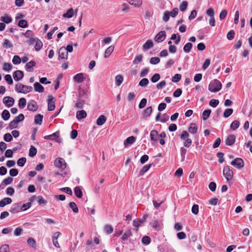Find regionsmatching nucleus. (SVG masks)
Segmentation results:
<instances>
[{
    "label": "nucleus",
    "instance_id": "1",
    "mask_svg": "<svg viewBox=\"0 0 252 252\" xmlns=\"http://www.w3.org/2000/svg\"><path fill=\"white\" fill-rule=\"evenodd\" d=\"M221 87V82L217 79H214L210 82L208 86V90L211 92L216 93L220 91Z\"/></svg>",
    "mask_w": 252,
    "mask_h": 252
},
{
    "label": "nucleus",
    "instance_id": "2",
    "mask_svg": "<svg viewBox=\"0 0 252 252\" xmlns=\"http://www.w3.org/2000/svg\"><path fill=\"white\" fill-rule=\"evenodd\" d=\"M15 90L19 93L27 94L32 90V87L19 83L15 86Z\"/></svg>",
    "mask_w": 252,
    "mask_h": 252
},
{
    "label": "nucleus",
    "instance_id": "3",
    "mask_svg": "<svg viewBox=\"0 0 252 252\" xmlns=\"http://www.w3.org/2000/svg\"><path fill=\"white\" fill-rule=\"evenodd\" d=\"M223 174L227 181L231 180L233 177V172L228 165L224 167Z\"/></svg>",
    "mask_w": 252,
    "mask_h": 252
},
{
    "label": "nucleus",
    "instance_id": "4",
    "mask_svg": "<svg viewBox=\"0 0 252 252\" xmlns=\"http://www.w3.org/2000/svg\"><path fill=\"white\" fill-rule=\"evenodd\" d=\"M231 164L238 169H241L244 166V162L241 158H237L231 162Z\"/></svg>",
    "mask_w": 252,
    "mask_h": 252
},
{
    "label": "nucleus",
    "instance_id": "5",
    "mask_svg": "<svg viewBox=\"0 0 252 252\" xmlns=\"http://www.w3.org/2000/svg\"><path fill=\"white\" fill-rule=\"evenodd\" d=\"M166 37V32L164 31L159 32L155 37L154 40L158 43L162 42Z\"/></svg>",
    "mask_w": 252,
    "mask_h": 252
},
{
    "label": "nucleus",
    "instance_id": "6",
    "mask_svg": "<svg viewBox=\"0 0 252 252\" xmlns=\"http://www.w3.org/2000/svg\"><path fill=\"white\" fill-rule=\"evenodd\" d=\"M55 165L60 168L64 169L66 168V164L63 158H59L56 159L54 162Z\"/></svg>",
    "mask_w": 252,
    "mask_h": 252
},
{
    "label": "nucleus",
    "instance_id": "7",
    "mask_svg": "<svg viewBox=\"0 0 252 252\" xmlns=\"http://www.w3.org/2000/svg\"><path fill=\"white\" fill-rule=\"evenodd\" d=\"M55 99L52 95H49L48 98V111H53L55 108Z\"/></svg>",
    "mask_w": 252,
    "mask_h": 252
},
{
    "label": "nucleus",
    "instance_id": "8",
    "mask_svg": "<svg viewBox=\"0 0 252 252\" xmlns=\"http://www.w3.org/2000/svg\"><path fill=\"white\" fill-rule=\"evenodd\" d=\"M27 108L31 111H36L38 109L37 103L34 100H30L28 103Z\"/></svg>",
    "mask_w": 252,
    "mask_h": 252
},
{
    "label": "nucleus",
    "instance_id": "9",
    "mask_svg": "<svg viewBox=\"0 0 252 252\" xmlns=\"http://www.w3.org/2000/svg\"><path fill=\"white\" fill-rule=\"evenodd\" d=\"M44 138L45 139H51V140H55L56 141L58 142H61V138L59 137V132L56 131V132L49 135H46L44 136Z\"/></svg>",
    "mask_w": 252,
    "mask_h": 252
},
{
    "label": "nucleus",
    "instance_id": "10",
    "mask_svg": "<svg viewBox=\"0 0 252 252\" xmlns=\"http://www.w3.org/2000/svg\"><path fill=\"white\" fill-rule=\"evenodd\" d=\"M3 102L7 107H11L14 103V99L10 96H5L3 99Z\"/></svg>",
    "mask_w": 252,
    "mask_h": 252
},
{
    "label": "nucleus",
    "instance_id": "11",
    "mask_svg": "<svg viewBox=\"0 0 252 252\" xmlns=\"http://www.w3.org/2000/svg\"><path fill=\"white\" fill-rule=\"evenodd\" d=\"M24 72L21 70H16L13 72V76L15 81H19L24 77Z\"/></svg>",
    "mask_w": 252,
    "mask_h": 252
},
{
    "label": "nucleus",
    "instance_id": "12",
    "mask_svg": "<svg viewBox=\"0 0 252 252\" xmlns=\"http://www.w3.org/2000/svg\"><path fill=\"white\" fill-rule=\"evenodd\" d=\"M236 136L234 134L229 135L225 140V144L227 146H232L235 142Z\"/></svg>",
    "mask_w": 252,
    "mask_h": 252
},
{
    "label": "nucleus",
    "instance_id": "13",
    "mask_svg": "<svg viewBox=\"0 0 252 252\" xmlns=\"http://www.w3.org/2000/svg\"><path fill=\"white\" fill-rule=\"evenodd\" d=\"M67 53L65 51V48L62 47L60 48L59 51V59H65L67 58Z\"/></svg>",
    "mask_w": 252,
    "mask_h": 252
},
{
    "label": "nucleus",
    "instance_id": "14",
    "mask_svg": "<svg viewBox=\"0 0 252 252\" xmlns=\"http://www.w3.org/2000/svg\"><path fill=\"white\" fill-rule=\"evenodd\" d=\"M73 79L74 81L77 82L78 83H82L85 80L86 78L84 76V74L82 73H79L77 74H76L73 77Z\"/></svg>",
    "mask_w": 252,
    "mask_h": 252
},
{
    "label": "nucleus",
    "instance_id": "15",
    "mask_svg": "<svg viewBox=\"0 0 252 252\" xmlns=\"http://www.w3.org/2000/svg\"><path fill=\"white\" fill-rule=\"evenodd\" d=\"M36 64V63L33 61H31L27 63L26 64V69L28 72H32L33 70V67Z\"/></svg>",
    "mask_w": 252,
    "mask_h": 252
},
{
    "label": "nucleus",
    "instance_id": "16",
    "mask_svg": "<svg viewBox=\"0 0 252 252\" xmlns=\"http://www.w3.org/2000/svg\"><path fill=\"white\" fill-rule=\"evenodd\" d=\"M150 138L151 141H157L159 136L158 132L156 130H152L150 132Z\"/></svg>",
    "mask_w": 252,
    "mask_h": 252
},
{
    "label": "nucleus",
    "instance_id": "17",
    "mask_svg": "<svg viewBox=\"0 0 252 252\" xmlns=\"http://www.w3.org/2000/svg\"><path fill=\"white\" fill-rule=\"evenodd\" d=\"M86 117L87 113L84 110H80L76 112V118L78 120L84 119Z\"/></svg>",
    "mask_w": 252,
    "mask_h": 252
},
{
    "label": "nucleus",
    "instance_id": "18",
    "mask_svg": "<svg viewBox=\"0 0 252 252\" xmlns=\"http://www.w3.org/2000/svg\"><path fill=\"white\" fill-rule=\"evenodd\" d=\"M12 202V199L9 197H5L0 201V207H3L6 205L10 204Z\"/></svg>",
    "mask_w": 252,
    "mask_h": 252
},
{
    "label": "nucleus",
    "instance_id": "19",
    "mask_svg": "<svg viewBox=\"0 0 252 252\" xmlns=\"http://www.w3.org/2000/svg\"><path fill=\"white\" fill-rule=\"evenodd\" d=\"M197 126L195 123H191L188 128V130L189 132L191 134H195L197 132Z\"/></svg>",
    "mask_w": 252,
    "mask_h": 252
},
{
    "label": "nucleus",
    "instance_id": "20",
    "mask_svg": "<svg viewBox=\"0 0 252 252\" xmlns=\"http://www.w3.org/2000/svg\"><path fill=\"white\" fill-rule=\"evenodd\" d=\"M0 20L4 24H9L12 21V18L7 14H5L3 16L1 17Z\"/></svg>",
    "mask_w": 252,
    "mask_h": 252
},
{
    "label": "nucleus",
    "instance_id": "21",
    "mask_svg": "<svg viewBox=\"0 0 252 252\" xmlns=\"http://www.w3.org/2000/svg\"><path fill=\"white\" fill-rule=\"evenodd\" d=\"M152 164H149L144 165L143 168L140 170L138 176H141L144 175L145 173L147 172L149 169L151 168Z\"/></svg>",
    "mask_w": 252,
    "mask_h": 252
},
{
    "label": "nucleus",
    "instance_id": "22",
    "mask_svg": "<svg viewBox=\"0 0 252 252\" xmlns=\"http://www.w3.org/2000/svg\"><path fill=\"white\" fill-rule=\"evenodd\" d=\"M33 86L35 91L39 93H42L44 92V87L39 83L35 82Z\"/></svg>",
    "mask_w": 252,
    "mask_h": 252
},
{
    "label": "nucleus",
    "instance_id": "23",
    "mask_svg": "<svg viewBox=\"0 0 252 252\" xmlns=\"http://www.w3.org/2000/svg\"><path fill=\"white\" fill-rule=\"evenodd\" d=\"M152 107L149 106L143 112L142 114V116L143 118H147L150 116L152 112Z\"/></svg>",
    "mask_w": 252,
    "mask_h": 252
},
{
    "label": "nucleus",
    "instance_id": "24",
    "mask_svg": "<svg viewBox=\"0 0 252 252\" xmlns=\"http://www.w3.org/2000/svg\"><path fill=\"white\" fill-rule=\"evenodd\" d=\"M114 49V46L111 45L108 47L105 51L104 58H107L109 57L112 53L113 52Z\"/></svg>",
    "mask_w": 252,
    "mask_h": 252
},
{
    "label": "nucleus",
    "instance_id": "25",
    "mask_svg": "<svg viewBox=\"0 0 252 252\" xmlns=\"http://www.w3.org/2000/svg\"><path fill=\"white\" fill-rule=\"evenodd\" d=\"M74 15V10L72 8L69 9L67 12L63 15V17L65 18H71Z\"/></svg>",
    "mask_w": 252,
    "mask_h": 252
},
{
    "label": "nucleus",
    "instance_id": "26",
    "mask_svg": "<svg viewBox=\"0 0 252 252\" xmlns=\"http://www.w3.org/2000/svg\"><path fill=\"white\" fill-rule=\"evenodd\" d=\"M106 121V118L104 115H100L96 120V124L98 126H102Z\"/></svg>",
    "mask_w": 252,
    "mask_h": 252
},
{
    "label": "nucleus",
    "instance_id": "27",
    "mask_svg": "<svg viewBox=\"0 0 252 252\" xmlns=\"http://www.w3.org/2000/svg\"><path fill=\"white\" fill-rule=\"evenodd\" d=\"M74 193L76 196L79 198H81L82 197L83 193L80 187L77 186L75 188Z\"/></svg>",
    "mask_w": 252,
    "mask_h": 252
},
{
    "label": "nucleus",
    "instance_id": "28",
    "mask_svg": "<svg viewBox=\"0 0 252 252\" xmlns=\"http://www.w3.org/2000/svg\"><path fill=\"white\" fill-rule=\"evenodd\" d=\"M127 2L135 7L140 6L142 3V0H127Z\"/></svg>",
    "mask_w": 252,
    "mask_h": 252
},
{
    "label": "nucleus",
    "instance_id": "29",
    "mask_svg": "<svg viewBox=\"0 0 252 252\" xmlns=\"http://www.w3.org/2000/svg\"><path fill=\"white\" fill-rule=\"evenodd\" d=\"M147 218V215H145L143 216V220H134L133 221V225L134 226L136 227H138L140 224L143 223L146 219V218Z\"/></svg>",
    "mask_w": 252,
    "mask_h": 252
},
{
    "label": "nucleus",
    "instance_id": "30",
    "mask_svg": "<svg viewBox=\"0 0 252 252\" xmlns=\"http://www.w3.org/2000/svg\"><path fill=\"white\" fill-rule=\"evenodd\" d=\"M153 46V42L152 40L149 39L148 40L145 44L143 45V48L144 50H148L151 48H152Z\"/></svg>",
    "mask_w": 252,
    "mask_h": 252
},
{
    "label": "nucleus",
    "instance_id": "31",
    "mask_svg": "<svg viewBox=\"0 0 252 252\" xmlns=\"http://www.w3.org/2000/svg\"><path fill=\"white\" fill-rule=\"evenodd\" d=\"M43 116L41 114H38L36 115L34 117V123L36 125H41L42 120H43Z\"/></svg>",
    "mask_w": 252,
    "mask_h": 252
},
{
    "label": "nucleus",
    "instance_id": "32",
    "mask_svg": "<svg viewBox=\"0 0 252 252\" xmlns=\"http://www.w3.org/2000/svg\"><path fill=\"white\" fill-rule=\"evenodd\" d=\"M12 181H13V178L11 177H8L7 178H5V179H4L2 181V182L0 184V187L5 186L6 185H9L12 182Z\"/></svg>",
    "mask_w": 252,
    "mask_h": 252
},
{
    "label": "nucleus",
    "instance_id": "33",
    "mask_svg": "<svg viewBox=\"0 0 252 252\" xmlns=\"http://www.w3.org/2000/svg\"><path fill=\"white\" fill-rule=\"evenodd\" d=\"M135 141V138L134 136H130L127 138L124 142V144L126 146L128 144H133Z\"/></svg>",
    "mask_w": 252,
    "mask_h": 252
},
{
    "label": "nucleus",
    "instance_id": "34",
    "mask_svg": "<svg viewBox=\"0 0 252 252\" xmlns=\"http://www.w3.org/2000/svg\"><path fill=\"white\" fill-rule=\"evenodd\" d=\"M26 105V99L24 98H21L19 100L18 106L20 109H23Z\"/></svg>",
    "mask_w": 252,
    "mask_h": 252
},
{
    "label": "nucleus",
    "instance_id": "35",
    "mask_svg": "<svg viewBox=\"0 0 252 252\" xmlns=\"http://www.w3.org/2000/svg\"><path fill=\"white\" fill-rule=\"evenodd\" d=\"M1 117L4 121H7L9 119L10 114L8 110H4L2 112Z\"/></svg>",
    "mask_w": 252,
    "mask_h": 252
},
{
    "label": "nucleus",
    "instance_id": "36",
    "mask_svg": "<svg viewBox=\"0 0 252 252\" xmlns=\"http://www.w3.org/2000/svg\"><path fill=\"white\" fill-rule=\"evenodd\" d=\"M211 110L210 109L205 110L202 113V119L206 120L210 116Z\"/></svg>",
    "mask_w": 252,
    "mask_h": 252
},
{
    "label": "nucleus",
    "instance_id": "37",
    "mask_svg": "<svg viewBox=\"0 0 252 252\" xmlns=\"http://www.w3.org/2000/svg\"><path fill=\"white\" fill-rule=\"evenodd\" d=\"M123 77L121 75H117L115 77L116 84L117 86H120L123 81Z\"/></svg>",
    "mask_w": 252,
    "mask_h": 252
},
{
    "label": "nucleus",
    "instance_id": "38",
    "mask_svg": "<svg viewBox=\"0 0 252 252\" xmlns=\"http://www.w3.org/2000/svg\"><path fill=\"white\" fill-rule=\"evenodd\" d=\"M69 206L72 209L73 212L75 213H77L79 212L78 207L76 203L74 202H71L69 203Z\"/></svg>",
    "mask_w": 252,
    "mask_h": 252
},
{
    "label": "nucleus",
    "instance_id": "39",
    "mask_svg": "<svg viewBox=\"0 0 252 252\" xmlns=\"http://www.w3.org/2000/svg\"><path fill=\"white\" fill-rule=\"evenodd\" d=\"M240 126V123L238 121L235 120L233 121L230 125V129L232 130H235L239 127Z\"/></svg>",
    "mask_w": 252,
    "mask_h": 252
},
{
    "label": "nucleus",
    "instance_id": "40",
    "mask_svg": "<svg viewBox=\"0 0 252 252\" xmlns=\"http://www.w3.org/2000/svg\"><path fill=\"white\" fill-rule=\"evenodd\" d=\"M37 153V149L33 146H31L30 150L29 155L31 157H34Z\"/></svg>",
    "mask_w": 252,
    "mask_h": 252
},
{
    "label": "nucleus",
    "instance_id": "41",
    "mask_svg": "<svg viewBox=\"0 0 252 252\" xmlns=\"http://www.w3.org/2000/svg\"><path fill=\"white\" fill-rule=\"evenodd\" d=\"M192 43H190V42H189V43H187V44H185V45L184 46V48H183V50L186 53H189L190 51V49L191 48H192Z\"/></svg>",
    "mask_w": 252,
    "mask_h": 252
},
{
    "label": "nucleus",
    "instance_id": "42",
    "mask_svg": "<svg viewBox=\"0 0 252 252\" xmlns=\"http://www.w3.org/2000/svg\"><path fill=\"white\" fill-rule=\"evenodd\" d=\"M18 26L22 28H27L28 26V22L26 20H20L18 23Z\"/></svg>",
    "mask_w": 252,
    "mask_h": 252
},
{
    "label": "nucleus",
    "instance_id": "43",
    "mask_svg": "<svg viewBox=\"0 0 252 252\" xmlns=\"http://www.w3.org/2000/svg\"><path fill=\"white\" fill-rule=\"evenodd\" d=\"M132 235L131 230L128 229L126 230L122 237V239L124 241L126 240L128 238L130 237Z\"/></svg>",
    "mask_w": 252,
    "mask_h": 252
},
{
    "label": "nucleus",
    "instance_id": "44",
    "mask_svg": "<svg viewBox=\"0 0 252 252\" xmlns=\"http://www.w3.org/2000/svg\"><path fill=\"white\" fill-rule=\"evenodd\" d=\"M149 83V80L147 78H145L141 80L139 82V85L142 87H145L148 85Z\"/></svg>",
    "mask_w": 252,
    "mask_h": 252
},
{
    "label": "nucleus",
    "instance_id": "45",
    "mask_svg": "<svg viewBox=\"0 0 252 252\" xmlns=\"http://www.w3.org/2000/svg\"><path fill=\"white\" fill-rule=\"evenodd\" d=\"M42 46L43 43L42 42L38 40V38H36V44L34 47L35 50L37 51H39Z\"/></svg>",
    "mask_w": 252,
    "mask_h": 252
},
{
    "label": "nucleus",
    "instance_id": "46",
    "mask_svg": "<svg viewBox=\"0 0 252 252\" xmlns=\"http://www.w3.org/2000/svg\"><path fill=\"white\" fill-rule=\"evenodd\" d=\"M143 60V56L142 55H139L135 57L134 60L133 61V63L135 64H138Z\"/></svg>",
    "mask_w": 252,
    "mask_h": 252
},
{
    "label": "nucleus",
    "instance_id": "47",
    "mask_svg": "<svg viewBox=\"0 0 252 252\" xmlns=\"http://www.w3.org/2000/svg\"><path fill=\"white\" fill-rule=\"evenodd\" d=\"M12 67L11 63H5L3 64L2 69L4 71L9 72L12 69Z\"/></svg>",
    "mask_w": 252,
    "mask_h": 252
},
{
    "label": "nucleus",
    "instance_id": "48",
    "mask_svg": "<svg viewBox=\"0 0 252 252\" xmlns=\"http://www.w3.org/2000/svg\"><path fill=\"white\" fill-rule=\"evenodd\" d=\"M18 123L17 122V121L14 119L9 124V127L10 129L16 128L18 127Z\"/></svg>",
    "mask_w": 252,
    "mask_h": 252
},
{
    "label": "nucleus",
    "instance_id": "49",
    "mask_svg": "<svg viewBox=\"0 0 252 252\" xmlns=\"http://www.w3.org/2000/svg\"><path fill=\"white\" fill-rule=\"evenodd\" d=\"M104 230H105V232L107 234H110L111 233H112V232L113 231V228L111 225H110L109 224H107L104 227Z\"/></svg>",
    "mask_w": 252,
    "mask_h": 252
},
{
    "label": "nucleus",
    "instance_id": "50",
    "mask_svg": "<svg viewBox=\"0 0 252 252\" xmlns=\"http://www.w3.org/2000/svg\"><path fill=\"white\" fill-rule=\"evenodd\" d=\"M233 110L231 108H228L226 109L223 113V116L225 118H228L233 113Z\"/></svg>",
    "mask_w": 252,
    "mask_h": 252
},
{
    "label": "nucleus",
    "instance_id": "51",
    "mask_svg": "<svg viewBox=\"0 0 252 252\" xmlns=\"http://www.w3.org/2000/svg\"><path fill=\"white\" fill-rule=\"evenodd\" d=\"M26 162V158H21L18 159L17 160V164L18 166L23 167L25 165Z\"/></svg>",
    "mask_w": 252,
    "mask_h": 252
},
{
    "label": "nucleus",
    "instance_id": "52",
    "mask_svg": "<svg viewBox=\"0 0 252 252\" xmlns=\"http://www.w3.org/2000/svg\"><path fill=\"white\" fill-rule=\"evenodd\" d=\"M219 103V100L215 99H211L209 102V105L214 108L216 107Z\"/></svg>",
    "mask_w": 252,
    "mask_h": 252
},
{
    "label": "nucleus",
    "instance_id": "53",
    "mask_svg": "<svg viewBox=\"0 0 252 252\" xmlns=\"http://www.w3.org/2000/svg\"><path fill=\"white\" fill-rule=\"evenodd\" d=\"M160 78V76L158 73H155L151 78V81L153 83L158 82Z\"/></svg>",
    "mask_w": 252,
    "mask_h": 252
},
{
    "label": "nucleus",
    "instance_id": "54",
    "mask_svg": "<svg viewBox=\"0 0 252 252\" xmlns=\"http://www.w3.org/2000/svg\"><path fill=\"white\" fill-rule=\"evenodd\" d=\"M60 190H61L62 191H63V192H65L66 193L69 194L70 195L72 194V190L69 187L63 188L60 189Z\"/></svg>",
    "mask_w": 252,
    "mask_h": 252
},
{
    "label": "nucleus",
    "instance_id": "55",
    "mask_svg": "<svg viewBox=\"0 0 252 252\" xmlns=\"http://www.w3.org/2000/svg\"><path fill=\"white\" fill-rule=\"evenodd\" d=\"M21 62V59L19 56L15 55L13 57L12 59V63L14 64H19Z\"/></svg>",
    "mask_w": 252,
    "mask_h": 252
},
{
    "label": "nucleus",
    "instance_id": "56",
    "mask_svg": "<svg viewBox=\"0 0 252 252\" xmlns=\"http://www.w3.org/2000/svg\"><path fill=\"white\" fill-rule=\"evenodd\" d=\"M160 62V59L158 57H152L151 58L150 63L152 64H157Z\"/></svg>",
    "mask_w": 252,
    "mask_h": 252
},
{
    "label": "nucleus",
    "instance_id": "57",
    "mask_svg": "<svg viewBox=\"0 0 252 252\" xmlns=\"http://www.w3.org/2000/svg\"><path fill=\"white\" fill-rule=\"evenodd\" d=\"M142 242L145 245H148L151 242V238L149 236H144L142 239Z\"/></svg>",
    "mask_w": 252,
    "mask_h": 252
},
{
    "label": "nucleus",
    "instance_id": "58",
    "mask_svg": "<svg viewBox=\"0 0 252 252\" xmlns=\"http://www.w3.org/2000/svg\"><path fill=\"white\" fill-rule=\"evenodd\" d=\"M147 102V100L146 98H142L141 100L140 103L139 104V105H138L139 108L140 109L143 108L146 105Z\"/></svg>",
    "mask_w": 252,
    "mask_h": 252
},
{
    "label": "nucleus",
    "instance_id": "59",
    "mask_svg": "<svg viewBox=\"0 0 252 252\" xmlns=\"http://www.w3.org/2000/svg\"><path fill=\"white\" fill-rule=\"evenodd\" d=\"M235 32L233 30H230L227 34V38L231 40L234 37Z\"/></svg>",
    "mask_w": 252,
    "mask_h": 252
},
{
    "label": "nucleus",
    "instance_id": "60",
    "mask_svg": "<svg viewBox=\"0 0 252 252\" xmlns=\"http://www.w3.org/2000/svg\"><path fill=\"white\" fill-rule=\"evenodd\" d=\"M179 10L178 8L176 7L173 8L170 12H169L170 15L172 17H176L178 14Z\"/></svg>",
    "mask_w": 252,
    "mask_h": 252
},
{
    "label": "nucleus",
    "instance_id": "61",
    "mask_svg": "<svg viewBox=\"0 0 252 252\" xmlns=\"http://www.w3.org/2000/svg\"><path fill=\"white\" fill-rule=\"evenodd\" d=\"M181 79V75L180 74H176L172 78L173 82H178Z\"/></svg>",
    "mask_w": 252,
    "mask_h": 252
},
{
    "label": "nucleus",
    "instance_id": "62",
    "mask_svg": "<svg viewBox=\"0 0 252 252\" xmlns=\"http://www.w3.org/2000/svg\"><path fill=\"white\" fill-rule=\"evenodd\" d=\"M188 6V3L186 1H183L180 5V9L182 11H184L186 10Z\"/></svg>",
    "mask_w": 252,
    "mask_h": 252
},
{
    "label": "nucleus",
    "instance_id": "63",
    "mask_svg": "<svg viewBox=\"0 0 252 252\" xmlns=\"http://www.w3.org/2000/svg\"><path fill=\"white\" fill-rule=\"evenodd\" d=\"M3 139L6 142H10L12 140V136L9 133H7L4 135Z\"/></svg>",
    "mask_w": 252,
    "mask_h": 252
},
{
    "label": "nucleus",
    "instance_id": "64",
    "mask_svg": "<svg viewBox=\"0 0 252 252\" xmlns=\"http://www.w3.org/2000/svg\"><path fill=\"white\" fill-rule=\"evenodd\" d=\"M8 251L9 247L8 245H3L0 248V252H8Z\"/></svg>",
    "mask_w": 252,
    "mask_h": 252
}]
</instances>
